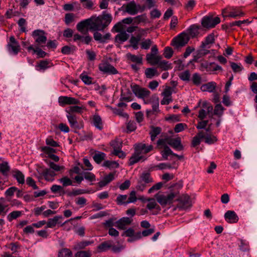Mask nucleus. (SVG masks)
Listing matches in <instances>:
<instances>
[{"label": "nucleus", "mask_w": 257, "mask_h": 257, "mask_svg": "<svg viewBox=\"0 0 257 257\" xmlns=\"http://www.w3.org/2000/svg\"><path fill=\"white\" fill-rule=\"evenodd\" d=\"M93 24L90 29L94 31H103L111 23L112 17L111 14L103 12L101 15L98 17L92 16Z\"/></svg>", "instance_id": "1"}, {"label": "nucleus", "mask_w": 257, "mask_h": 257, "mask_svg": "<svg viewBox=\"0 0 257 257\" xmlns=\"http://www.w3.org/2000/svg\"><path fill=\"white\" fill-rule=\"evenodd\" d=\"M176 196V194L174 192H171L166 195L159 192L155 195V197L161 205L166 206L172 203Z\"/></svg>", "instance_id": "2"}, {"label": "nucleus", "mask_w": 257, "mask_h": 257, "mask_svg": "<svg viewBox=\"0 0 257 257\" xmlns=\"http://www.w3.org/2000/svg\"><path fill=\"white\" fill-rule=\"evenodd\" d=\"M121 8L123 9L124 12L133 16L137 14L140 11L141 12L144 11L145 7H141L140 5H137L134 1H132L126 5H123Z\"/></svg>", "instance_id": "3"}, {"label": "nucleus", "mask_w": 257, "mask_h": 257, "mask_svg": "<svg viewBox=\"0 0 257 257\" xmlns=\"http://www.w3.org/2000/svg\"><path fill=\"white\" fill-rule=\"evenodd\" d=\"M190 37L187 34L182 33L173 39L171 45L175 49H179L186 45Z\"/></svg>", "instance_id": "4"}, {"label": "nucleus", "mask_w": 257, "mask_h": 257, "mask_svg": "<svg viewBox=\"0 0 257 257\" xmlns=\"http://www.w3.org/2000/svg\"><path fill=\"white\" fill-rule=\"evenodd\" d=\"M92 24L93 18L91 16L90 18L79 22L76 25V29L79 32L85 34L88 31H93V30L90 29V28L92 27Z\"/></svg>", "instance_id": "5"}, {"label": "nucleus", "mask_w": 257, "mask_h": 257, "mask_svg": "<svg viewBox=\"0 0 257 257\" xmlns=\"http://www.w3.org/2000/svg\"><path fill=\"white\" fill-rule=\"evenodd\" d=\"M98 68L103 74L114 75L118 73V71L114 67L106 61H102L99 64Z\"/></svg>", "instance_id": "6"}, {"label": "nucleus", "mask_w": 257, "mask_h": 257, "mask_svg": "<svg viewBox=\"0 0 257 257\" xmlns=\"http://www.w3.org/2000/svg\"><path fill=\"white\" fill-rule=\"evenodd\" d=\"M45 32L43 30H36L32 33V36L35 41L37 46L43 47L47 41Z\"/></svg>", "instance_id": "7"}, {"label": "nucleus", "mask_w": 257, "mask_h": 257, "mask_svg": "<svg viewBox=\"0 0 257 257\" xmlns=\"http://www.w3.org/2000/svg\"><path fill=\"white\" fill-rule=\"evenodd\" d=\"M220 22V18L218 17L213 18L212 16H205L202 18L201 24L204 28H211L214 27Z\"/></svg>", "instance_id": "8"}, {"label": "nucleus", "mask_w": 257, "mask_h": 257, "mask_svg": "<svg viewBox=\"0 0 257 257\" xmlns=\"http://www.w3.org/2000/svg\"><path fill=\"white\" fill-rule=\"evenodd\" d=\"M203 108L199 111L198 117L203 120L205 118L207 114L209 115L210 117H212V114H210L213 110V106L211 104L207 101H204L202 103Z\"/></svg>", "instance_id": "9"}, {"label": "nucleus", "mask_w": 257, "mask_h": 257, "mask_svg": "<svg viewBox=\"0 0 257 257\" xmlns=\"http://www.w3.org/2000/svg\"><path fill=\"white\" fill-rule=\"evenodd\" d=\"M131 88L135 95L140 98L144 99L149 96L151 93V92L147 88H142L137 84L131 85Z\"/></svg>", "instance_id": "10"}, {"label": "nucleus", "mask_w": 257, "mask_h": 257, "mask_svg": "<svg viewBox=\"0 0 257 257\" xmlns=\"http://www.w3.org/2000/svg\"><path fill=\"white\" fill-rule=\"evenodd\" d=\"M59 103L61 105L66 104H80V101L74 97L68 96H60L58 98Z\"/></svg>", "instance_id": "11"}, {"label": "nucleus", "mask_w": 257, "mask_h": 257, "mask_svg": "<svg viewBox=\"0 0 257 257\" xmlns=\"http://www.w3.org/2000/svg\"><path fill=\"white\" fill-rule=\"evenodd\" d=\"M141 154L142 153L140 151H138L137 148L136 147L135 152L130 159L129 165L132 166L141 160L144 161L146 160V158Z\"/></svg>", "instance_id": "12"}, {"label": "nucleus", "mask_w": 257, "mask_h": 257, "mask_svg": "<svg viewBox=\"0 0 257 257\" xmlns=\"http://www.w3.org/2000/svg\"><path fill=\"white\" fill-rule=\"evenodd\" d=\"M40 174L44 177L45 180L52 182L54 180L56 174L51 169L46 168L43 169Z\"/></svg>", "instance_id": "13"}, {"label": "nucleus", "mask_w": 257, "mask_h": 257, "mask_svg": "<svg viewBox=\"0 0 257 257\" xmlns=\"http://www.w3.org/2000/svg\"><path fill=\"white\" fill-rule=\"evenodd\" d=\"M133 221V219L129 217H122L115 222V226L119 229H125L127 225H130Z\"/></svg>", "instance_id": "14"}, {"label": "nucleus", "mask_w": 257, "mask_h": 257, "mask_svg": "<svg viewBox=\"0 0 257 257\" xmlns=\"http://www.w3.org/2000/svg\"><path fill=\"white\" fill-rule=\"evenodd\" d=\"M168 144L178 151H181L183 150L184 148L181 144V141L180 138L170 139L168 141Z\"/></svg>", "instance_id": "15"}, {"label": "nucleus", "mask_w": 257, "mask_h": 257, "mask_svg": "<svg viewBox=\"0 0 257 257\" xmlns=\"http://www.w3.org/2000/svg\"><path fill=\"white\" fill-rule=\"evenodd\" d=\"M224 218L229 223H234L238 220V217L236 213L231 210H228L225 213Z\"/></svg>", "instance_id": "16"}, {"label": "nucleus", "mask_w": 257, "mask_h": 257, "mask_svg": "<svg viewBox=\"0 0 257 257\" xmlns=\"http://www.w3.org/2000/svg\"><path fill=\"white\" fill-rule=\"evenodd\" d=\"M111 37L110 33H106L104 36H102L100 33L97 31H95L93 34V38L95 41H98L101 43L107 42V41L109 40Z\"/></svg>", "instance_id": "17"}, {"label": "nucleus", "mask_w": 257, "mask_h": 257, "mask_svg": "<svg viewBox=\"0 0 257 257\" xmlns=\"http://www.w3.org/2000/svg\"><path fill=\"white\" fill-rule=\"evenodd\" d=\"M214 41V35L213 33H211L205 38L204 41L202 42L200 47L203 48H210L211 47V45L213 44Z\"/></svg>", "instance_id": "18"}, {"label": "nucleus", "mask_w": 257, "mask_h": 257, "mask_svg": "<svg viewBox=\"0 0 257 257\" xmlns=\"http://www.w3.org/2000/svg\"><path fill=\"white\" fill-rule=\"evenodd\" d=\"M115 173L114 172L110 173L108 175L104 177L103 179L98 182V185L100 187H103L106 186L108 183L113 181L115 178Z\"/></svg>", "instance_id": "19"}, {"label": "nucleus", "mask_w": 257, "mask_h": 257, "mask_svg": "<svg viewBox=\"0 0 257 257\" xmlns=\"http://www.w3.org/2000/svg\"><path fill=\"white\" fill-rule=\"evenodd\" d=\"M180 207L183 209H187L191 206L190 198L187 195H183L179 199Z\"/></svg>", "instance_id": "20"}, {"label": "nucleus", "mask_w": 257, "mask_h": 257, "mask_svg": "<svg viewBox=\"0 0 257 257\" xmlns=\"http://www.w3.org/2000/svg\"><path fill=\"white\" fill-rule=\"evenodd\" d=\"M112 241L111 240H107L102 242L97 247L98 251L100 252H105L110 249L112 246Z\"/></svg>", "instance_id": "21"}, {"label": "nucleus", "mask_w": 257, "mask_h": 257, "mask_svg": "<svg viewBox=\"0 0 257 257\" xmlns=\"http://www.w3.org/2000/svg\"><path fill=\"white\" fill-rule=\"evenodd\" d=\"M68 113L67 117L71 127L75 128H79L76 116L74 114H71L70 112H68Z\"/></svg>", "instance_id": "22"}, {"label": "nucleus", "mask_w": 257, "mask_h": 257, "mask_svg": "<svg viewBox=\"0 0 257 257\" xmlns=\"http://www.w3.org/2000/svg\"><path fill=\"white\" fill-rule=\"evenodd\" d=\"M136 147L137 148V150L140 151L142 153V154H147L151 151L153 148V146L151 145L146 146L145 144L143 143L136 145Z\"/></svg>", "instance_id": "23"}, {"label": "nucleus", "mask_w": 257, "mask_h": 257, "mask_svg": "<svg viewBox=\"0 0 257 257\" xmlns=\"http://www.w3.org/2000/svg\"><path fill=\"white\" fill-rule=\"evenodd\" d=\"M12 175L19 184H23L25 182V176L19 170H16L12 171Z\"/></svg>", "instance_id": "24"}, {"label": "nucleus", "mask_w": 257, "mask_h": 257, "mask_svg": "<svg viewBox=\"0 0 257 257\" xmlns=\"http://www.w3.org/2000/svg\"><path fill=\"white\" fill-rule=\"evenodd\" d=\"M62 218L63 217L62 216H56L53 218H49L47 223V227L53 228L55 227L57 223H61V222L59 221V220Z\"/></svg>", "instance_id": "25"}, {"label": "nucleus", "mask_w": 257, "mask_h": 257, "mask_svg": "<svg viewBox=\"0 0 257 257\" xmlns=\"http://www.w3.org/2000/svg\"><path fill=\"white\" fill-rule=\"evenodd\" d=\"M205 135L203 131L199 132L196 136L194 137L192 141V146L195 147L198 146L201 143V140L203 139Z\"/></svg>", "instance_id": "26"}, {"label": "nucleus", "mask_w": 257, "mask_h": 257, "mask_svg": "<svg viewBox=\"0 0 257 257\" xmlns=\"http://www.w3.org/2000/svg\"><path fill=\"white\" fill-rule=\"evenodd\" d=\"M145 74L147 78L152 79L154 76H159V73L156 68H148L145 71Z\"/></svg>", "instance_id": "27"}, {"label": "nucleus", "mask_w": 257, "mask_h": 257, "mask_svg": "<svg viewBox=\"0 0 257 257\" xmlns=\"http://www.w3.org/2000/svg\"><path fill=\"white\" fill-rule=\"evenodd\" d=\"M216 88V83L214 82H210L203 84L201 87V89L203 91L213 92Z\"/></svg>", "instance_id": "28"}, {"label": "nucleus", "mask_w": 257, "mask_h": 257, "mask_svg": "<svg viewBox=\"0 0 257 257\" xmlns=\"http://www.w3.org/2000/svg\"><path fill=\"white\" fill-rule=\"evenodd\" d=\"M132 100V94L129 90H127L126 92H123L122 90H121L119 98L120 101H124L126 102H130Z\"/></svg>", "instance_id": "29"}, {"label": "nucleus", "mask_w": 257, "mask_h": 257, "mask_svg": "<svg viewBox=\"0 0 257 257\" xmlns=\"http://www.w3.org/2000/svg\"><path fill=\"white\" fill-rule=\"evenodd\" d=\"M93 124L96 128L99 130H102L103 128V124L100 116L98 115H94L92 119Z\"/></svg>", "instance_id": "30"}, {"label": "nucleus", "mask_w": 257, "mask_h": 257, "mask_svg": "<svg viewBox=\"0 0 257 257\" xmlns=\"http://www.w3.org/2000/svg\"><path fill=\"white\" fill-rule=\"evenodd\" d=\"M50 62L47 60H41L39 63L36 66V69L39 71H44L50 67Z\"/></svg>", "instance_id": "31"}, {"label": "nucleus", "mask_w": 257, "mask_h": 257, "mask_svg": "<svg viewBox=\"0 0 257 257\" xmlns=\"http://www.w3.org/2000/svg\"><path fill=\"white\" fill-rule=\"evenodd\" d=\"M127 59L133 62H135L137 64H142V57L141 56H138L131 53H127L126 55Z\"/></svg>", "instance_id": "32"}, {"label": "nucleus", "mask_w": 257, "mask_h": 257, "mask_svg": "<svg viewBox=\"0 0 257 257\" xmlns=\"http://www.w3.org/2000/svg\"><path fill=\"white\" fill-rule=\"evenodd\" d=\"M161 131L162 128L160 127L151 126V130L149 133L151 141H154L156 137L161 133Z\"/></svg>", "instance_id": "33"}, {"label": "nucleus", "mask_w": 257, "mask_h": 257, "mask_svg": "<svg viewBox=\"0 0 257 257\" xmlns=\"http://www.w3.org/2000/svg\"><path fill=\"white\" fill-rule=\"evenodd\" d=\"M244 15L245 14L239 9H233L229 12L228 17L236 19L243 17Z\"/></svg>", "instance_id": "34"}, {"label": "nucleus", "mask_w": 257, "mask_h": 257, "mask_svg": "<svg viewBox=\"0 0 257 257\" xmlns=\"http://www.w3.org/2000/svg\"><path fill=\"white\" fill-rule=\"evenodd\" d=\"M7 47L9 52L13 53L14 55H17L20 49V46L19 43L8 44Z\"/></svg>", "instance_id": "35"}, {"label": "nucleus", "mask_w": 257, "mask_h": 257, "mask_svg": "<svg viewBox=\"0 0 257 257\" xmlns=\"http://www.w3.org/2000/svg\"><path fill=\"white\" fill-rule=\"evenodd\" d=\"M10 167L7 162H3L0 163V173L4 176H7L10 171Z\"/></svg>", "instance_id": "36"}, {"label": "nucleus", "mask_w": 257, "mask_h": 257, "mask_svg": "<svg viewBox=\"0 0 257 257\" xmlns=\"http://www.w3.org/2000/svg\"><path fill=\"white\" fill-rule=\"evenodd\" d=\"M147 201L149 203L147 205V208L149 210L156 208L159 210H161L160 207L157 204L154 198H148Z\"/></svg>", "instance_id": "37"}, {"label": "nucleus", "mask_w": 257, "mask_h": 257, "mask_svg": "<svg viewBox=\"0 0 257 257\" xmlns=\"http://www.w3.org/2000/svg\"><path fill=\"white\" fill-rule=\"evenodd\" d=\"M110 145L113 148V151L121 150L122 141L118 139H116L114 140L111 141L110 142Z\"/></svg>", "instance_id": "38"}, {"label": "nucleus", "mask_w": 257, "mask_h": 257, "mask_svg": "<svg viewBox=\"0 0 257 257\" xmlns=\"http://www.w3.org/2000/svg\"><path fill=\"white\" fill-rule=\"evenodd\" d=\"M199 27L196 25H191L188 29V33L192 38L196 37L199 34Z\"/></svg>", "instance_id": "39"}, {"label": "nucleus", "mask_w": 257, "mask_h": 257, "mask_svg": "<svg viewBox=\"0 0 257 257\" xmlns=\"http://www.w3.org/2000/svg\"><path fill=\"white\" fill-rule=\"evenodd\" d=\"M106 155L102 152H98L95 153L93 156V159L97 164H100L105 158Z\"/></svg>", "instance_id": "40"}, {"label": "nucleus", "mask_w": 257, "mask_h": 257, "mask_svg": "<svg viewBox=\"0 0 257 257\" xmlns=\"http://www.w3.org/2000/svg\"><path fill=\"white\" fill-rule=\"evenodd\" d=\"M109 109H110L113 113L122 116L124 118H128V115L123 111V110L120 108H113L110 106H107Z\"/></svg>", "instance_id": "41"}, {"label": "nucleus", "mask_w": 257, "mask_h": 257, "mask_svg": "<svg viewBox=\"0 0 257 257\" xmlns=\"http://www.w3.org/2000/svg\"><path fill=\"white\" fill-rule=\"evenodd\" d=\"M128 36L125 32H120L115 36V40L116 42H123L128 39Z\"/></svg>", "instance_id": "42"}, {"label": "nucleus", "mask_w": 257, "mask_h": 257, "mask_svg": "<svg viewBox=\"0 0 257 257\" xmlns=\"http://www.w3.org/2000/svg\"><path fill=\"white\" fill-rule=\"evenodd\" d=\"M161 154L164 160H167L169 155L173 156V155H175V153L173 152L168 146H165V148L164 149V150L161 151Z\"/></svg>", "instance_id": "43"}, {"label": "nucleus", "mask_w": 257, "mask_h": 257, "mask_svg": "<svg viewBox=\"0 0 257 257\" xmlns=\"http://www.w3.org/2000/svg\"><path fill=\"white\" fill-rule=\"evenodd\" d=\"M93 240H83L77 243V247L79 249H84L86 246L93 244Z\"/></svg>", "instance_id": "44"}, {"label": "nucleus", "mask_w": 257, "mask_h": 257, "mask_svg": "<svg viewBox=\"0 0 257 257\" xmlns=\"http://www.w3.org/2000/svg\"><path fill=\"white\" fill-rule=\"evenodd\" d=\"M152 110L154 112H158L159 111V98L156 95H153L152 96Z\"/></svg>", "instance_id": "45"}, {"label": "nucleus", "mask_w": 257, "mask_h": 257, "mask_svg": "<svg viewBox=\"0 0 257 257\" xmlns=\"http://www.w3.org/2000/svg\"><path fill=\"white\" fill-rule=\"evenodd\" d=\"M230 67L234 73L240 72L243 69V67L240 63L237 64L233 62H229Z\"/></svg>", "instance_id": "46"}, {"label": "nucleus", "mask_w": 257, "mask_h": 257, "mask_svg": "<svg viewBox=\"0 0 257 257\" xmlns=\"http://www.w3.org/2000/svg\"><path fill=\"white\" fill-rule=\"evenodd\" d=\"M22 215V212L20 211H14L11 212L8 216V220L11 222L14 219H16Z\"/></svg>", "instance_id": "47"}, {"label": "nucleus", "mask_w": 257, "mask_h": 257, "mask_svg": "<svg viewBox=\"0 0 257 257\" xmlns=\"http://www.w3.org/2000/svg\"><path fill=\"white\" fill-rule=\"evenodd\" d=\"M141 181H143L145 184L153 182V179L151 177L150 174L148 172H144L141 176Z\"/></svg>", "instance_id": "48"}, {"label": "nucleus", "mask_w": 257, "mask_h": 257, "mask_svg": "<svg viewBox=\"0 0 257 257\" xmlns=\"http://www.w3.org/2000/svg\"><path fill=\"white\" fill-rule=\"evenodd\" d=\"M58 257H72V252L69 249L63 248L59 252Z\"/></svg>", "instance_id": "49"}, {"label": "nucleus", "mask_w": 257, "mask_h": 257, "mask_svg": "<svg viewBox=\"0 0 257 257\" xmlns=\"http://www.w3.org/2000/svg\"><path fill=\"white\" fill-rule=\"evenodd\" d=\"M81 175H83V178L85 179L88 181L93 182L95 180V176L91 172H82Z\"/></svg>", "instance_id": "50"}, {"label": "nucleus", "mask_w": 257, "mask_h": 257, "mask_svg": "<svg viewBox=\"0 0 257 257\" xmlns=\"http://www.w3.org/2000/svg\"><path fill=\"white\" fill-rule=\"evenodd\" d=\"M223 107L221 104H218L215 106L213 114L217 115L219 117H220L223 114Z\"/></svg>", "instance_id": "51"}, {"label": "nucleus", "mask_w": 257, "mask_h": 257, "mask_svg": "<svg viewBox=\"0 0 257 257\" xmlns=\"http://www.w3.org/2000/svg\"><path fill=\"white\" fill-rule=\"evenodd\" d=\"M192 82L196 86H199L202 83V78L200 75L197 73H194L192 76Z\"/></svg>", "instance_id": "52"}, {"label": "nucleus", "mask_w": 257, "mask_h": 257, "mask_svg": "<svg viewBox=\"0 0 257 257\" xmlns=\"http://www.w3.org/2000/svg\"><path fill=\"white\" fill-rule=\"evenodd\" d=\"M82 7L87 9H92L94 4L91 0H80Z\"/></svg>", "instance_id": "53"}, {"label": "nucleus", "mask_w": 257, "mask_h": 257, "mask_svg": "<svg viewBox=\"0 0 257 257\" xmlns=\"http://www.w3.org/2000/svg\"><path fill=\"white\" fill-rule=\"evenodd\" d=\"M103 166L110 169L117 168L119 167V164L116 161H105L104 162Z\"/></svg>", "instance_id": "54"}, {"label": "nucleus", "mask_w": 257, "mask_h": 257, "mask_svg": "<svg viewBox=\"0 0 257 257\" xmlns=\"http://www.w3.org/2000/svg\"><path fill=\"white\" fill-rule=\"evenodd\" d=\"M179 76L182 80L189 81L190 78V73L189 70H187L180 73Z\"/></svg>", "instance_id": "55"}, {"label": "nucleus", "mask_w": 257, "mask_h": 257, "mask_svg": "<svg viewBox=\"0 0 257 257\" xmlns=\"http://www.w3.org/2000/svg\"><path fill=\"white\" fill-rule=\"evenodd\" d=\"M250 23V22H249L248 20H244L243 21H237L229 23L228 25V27L229 28H232L235 26L240 27L242 24H249Z\"/></svg>", "instance_id": "56"}, {"label": "nucleus", "mask_w": 257, "mask_h": 257, "mask_svg": "<svg viewBox=\"0 0 257 257\" xmlns=\"http://www.w3.org/2000/svg\"><path fill=\"white\" fill-rule=\"evenodd\" d=\"M152 44L153 41L151 39H145L141 42V47L142 49L148 50L150 48Z\"/></svg>", "instance_id": "57"}, {"label": "nucleus", "mask_w": 257, "mask_h": 257, "mask_svg": "<svg viewBox=\"0 0 257 257\" xmlns=\"http://www.w3.org/2000/svg\"><path fill=\"white\" fill-rule=\"evenodd\" d=\"M205 139V143L208 144H212L216 142L217 140L216 137L212 135H205L204 138Z\"/></svg>", "instance_id": "58"}, {"label": "nucleus", "mask_w": 257, "mask_h": 257, "mask_svg": "<svg viewBox=\"0 0 257 257\" xmlns=\"http://www.w3.org/2000/svg\"><path fill=\"white\" fill-rule=\"evenodd\" d=\"M196 5V2L195 0H189L185 4L184 8L187 11H192Z\"/></svg>", "instance_id": "59"}, {"label": "nucleus", "mask_w": 257, "mask_h": 257, "mask_svg": "<svg viewBox=\"0 0 257 257\" xmlns=\"http://www.w3.org/2000/svg\"><path fill=\"white\" fill-rule=\"evenodd\" d=\"M7 205L4 204V199L2 198L0 199V215L5 216L8 210H6Z\"/></svg>", "instance_id": "60"}, {"label": "nucleus", "mask_w": 257, "mask_h": 257, "mask_svg": "<svg viewBox=\"0 0 257 257\" xmlns=\"http://www.w3.org/2000/svg\"><path fill=\"white\" fill-rule=\"evenodd\" d=\"M91 252L90 250H81L77 252L75 254V257H91Z\"/></svg>", "instance_id": "61"}, {"label": "nucleus", "mask_w": 257, "mask_h": 257, "mask_svg": "<svg viewBox=\"0 0 257 257\" xmlns=\"http://www.w3.org/2000/svg\"><path fill=\"white\" fill-rule=\"evenodd\" d=\"M75 15L73 13H67L65 16V23L67 25H69L74 21Z\"/></svg>", "instance_id": "62"}, {"label": "nucleus", "mask_w": 257, "mask_h": 257, "mask_svg": "<svg viewBox=\"0 0 257 257\" xmlns=\"http://www.w3.org/2000/svg\"><path fill=\"white\" fill-rule=\"evenodd\" d=\"M208 66L207 71L208 72H212L217 70H222V67L218 65H216L215 63H210Z\"/></svg>", "instance_id": "63"}, {"label": "nucleus", "mask_w": 257, "mask_h": 257, "mask_svg": "<svg viewBox=\"0 0 257 257\" xmlns=\"http://www.w3.org/2000/svg\"><path fill=\"white\" fill-rule=\"evenodd\" d=\"M59 181L63 186L72 185V181L67 177H64L59 179Z\"/></svg>", "instance_id": "64"}]
</instances>
